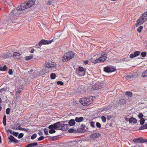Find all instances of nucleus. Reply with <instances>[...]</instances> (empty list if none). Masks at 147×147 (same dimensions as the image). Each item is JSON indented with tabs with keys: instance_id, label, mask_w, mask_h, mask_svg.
I'll return each instance as SVG.
<instances>
[{
	"instance_id": "16",
	"label": "nucleus",
	"mask_w": 147,
	"mask_h": 147,
	"mask_svg": "<svg viewBox=\"0 0 147 147\" xmlns=\"http://www.w3.org/2000/svg\"><path fill=\"white\" fill-rule=\"evenodd\" d=\"M8 139L11 140V142H14L15 143H18V141L16 140L11 135L10 136V137L8 138Z\"/></svg>"
},
{
	"instance_id": "45",
	"label": "nucleus",
	"mask_w": 147,
	"mask_h": 147,
	"mask_svg": "<svg viewBox=\"0 0 147 147\" xmlns=\"http://www.w3.org/2000/svg\"><path fill=\"white\" fill-rule=\"evenodd\" d=\"M12 134L15 136L17 137L18 134V132L13 131L12 132Z\"/></svg>"
},
{
	"instance_id": "20",
	"label": "nucleus",
	"mask_w": 147,
	"mask_h": 147,
	"mask_svg": "<svg viewBox=\"0 0 147 147\" xmlns=\"http://www.w3.org/2000/svg\"><path fill=\"white\" fill-rule=\"evenodd\" d=\"M34 74L32 75V78L34 79L37 76H41V75L40 73V72L38 71H35L34 73Z\"/></svg>"
},
{
	"instance_id": "58",
	"label": "nucleus",
	"mask_w": 147,
	"mask_h": 147,
	"mask_svg": "<svg viewBox=\"0 0 147 147\" xmlns=\"http://www.w3.org/2000/svg\"><path fill=\"white\" fill-rule=\"evenodd\" d=\"M38 134H39V136H40V135H43V132L42 131H40L38 133Z\"/></svg>"
},
{
	"instance_id": "38",
	"label": "nucleus",
	"mask_w": 147,
	"mask_h": 147,
	"mask_svg": "<svg viewBox=\"0 0 147 147\" xmlns=\"http://www.w3.org/2000/svg\"><path fill=\"white\" fill-rule=\"evenodd\" d=\"M141 55L143 57H144L146 55V52H142L141 53Z\"/></svg>"
},
{
	"instance_id": "3",
	"label": "nucleus",
	"mask_w": 147,
	"mask_h": 147,
	"mask_svg": "<svg viewBox=\"0 0 147 147\" xmlns=\"http://www.w3.org/2000/svg\"><path fill=\"white\" fill-rule=\"evenodd\" d=\"M80 102L84 106H88L91 104L92 102V98H83L80 99Z\"/></svg>"
},
{
	"instance_id": "18",
	"label": "nucleus",
	"mask_w": 147,
	"mask_h": 147,
	"mask_svg": "<svg viewBox=\"0 0 147 147\" xmlns=\"http://www.w3.org/2000/svg\"><path fill=\"white\" fill-rule=\"evenodd\" d=\"M69 126H72L74 125L76 123L75 119H71L70 120L69 122Z\"/></svg>"
},
{
	"instance_id": "9",
	"label": "nucleus",
	"mask_w": 147,
	"mask_h": 147,
	"mask_svg": "<svg viewBox=\"0 0 147 147\" xmlns=\"http://www.w3.org/2000/svg\"><path fill=\"white\" fill-rule=\"evenodd\" d=\"M101 136V134L98 133H94L90 136V138L92 140H95L97 138Z\"/></svg>"
},
{
	"instance_id": "39",
	"label": "nucleus",
	"mask_w": 147,
	"mask_h": 147,
	"mask_svg": "<svg viewBox=\"0 0 147 147\" xmlns=\"http://www.w3.org/2000/svg\"><path fill=\"white\" fill-rule=\"evenodd\" d=\"M81 128L83 129H84V130H85L86 131V130L85 129V128L86 127V125L83 124H82L81 125Z\"/></svg>"
},
{
	"instance_id": "13",
	"label": "nucleus",
	"mask_w": 147,
	"mask_h": 147,
	"mask_svg": "<svg viewBox=\"0 0 147 147\" xmlns=\"http://www.w3.org/2000/svg\"><path fill=\"white\" fill-rule=\"evenodd\" d=\"M140 52L138 51H137L134 52V54H131L130 55V57L133 58L136 57L140 55Z\"/></svg>"
},
{
	"instance_id": "23",
	"label": "nucleus",
	"mask_w": 147,
	"mask_h": 147,
	"mask_svg": "<svg viewBox=\"0 0 147 147\" xmlns=\"http://www.w3.org/2000/svg\"><path fill=\"white\" fill-rule=\"evenodd\" d=\"M147 129V124H145L141 126L139 128V130H142Z\"/></svg>"
},
{
	"instance_id": "62",
	"label": "nucleus",
	"mask_w": 147,
	"mask_h": 147,
	"mask_svg": "<svg viewBox=\"0 0 147 147\" xmlns=\"http://www.w3.org/2000/svg\"><path fill=\"white\" fill-rule=\"evenodd\" d=\"M7 131H9L10 134H12L13 131H12L11 130L8 129Z\"/></svg>"
},
{
	"instance_id": "51",
	"label": "nucleus",
	"mask_w": 147,
	"mask_h": 147,
	"mask_svg": "<svg viewBox=\"0 0 147 147\" xmlns=\"http://www.w3.org/2000/svg\"><path fill=\"white\" fill-rule=\"evenodd\" d=\"M44 137L43 136L40 137L38 139V140L40 141L44 139Z\"/></svg>"
},
{
	"instance_id": "33",
	"label": "nucleus",
	"mask_w": 147,
	"mask_h": 147,
	"mask_svg": "<svg viewBox=\"0 0 147 147\" xmlns=\"http://www.w3.org/2000/svg\"><path fill=\"white\" fill-rule=\"evenodd\" d=\"M90 126L92 128H94L95 127V125H94L95 122L93 121H92L90 122Z\"/></svg>"
},
{
	"instance_id": "28",
	"label": "nucleus",
	"mask_w": 147,
	"mask_h": 147,
	"mask_svg": "<svg viewBox=\"0 0 147 147\" xmlns=\"http://www.w3.org/2000/svg\"><path fill=\"white\" fill-rule=\"evenodd\" d=\"M142 76L143 77L147 76V70L142 73Z\"/></svg>"
},
{
	"instance_id": "19",
	"label": "nucleus",
	"mask_w": 147,
	"mask_h": 147,
	"mask_svg": "<svg viewBox=\"0 0 147 147\" xmlns=\"http://www.w3.org/2000/svg\"><path fill=\"white\" fill-rule=\"evenodd\" d=\"M137 121V119L133 117L130 118L129 120V121L130 123L133 122L134 123H136Z\"/></svg>"
},
{
	"instance_id": "29",
	"label": "nucleus",
	"mask_w": 147,
	"mask_h": 147,
	"mask_svg": "<svg viewBox=\"0 0 147 147\" xmlns=\"http://www.w3.org/2000/svg\"><path fill=\"white\" fill-rule=\"evenodd\" d=\"M100 62H102L101 61V60L99 58L96 59V60H95L93 63L94 64H95L96 63H99Z\"/></svg>"
},
{
	"instance_id": "15",
	"label": "nucleus",
	"mask_w": 147,
	"mask_h": 147,
	"mask_svg": "<svg viewBox=\"0 0 147 147\" xmlns=\"http://www.w3.org/2000/svg\"><path fill=\"white\" fill-rule=\"evenodd\" d=\"M107 54L105 53L103 55H102L100 57V58L102 62H104L107 58Z\"/></svg>"
},
{
	"instance_id": "61",
	"label": "nucleus",
	"mask_w": 147,
	"mask_h": 147,
	"mask_svg": "<svg viewBox=\"0 0 147 147\" xmlns=\"http://www.w3.org/2000/svg\"><path fill=\"white\" fill-rule=\"evenodd\" d=\"M3 120H6V116L5 115H4L3 116Z\"/></svg>"
},
{
	"instance_id": "64",
	"label": "nucleus",
	"mask_w": 147,
	"mask_h": 147,
	"mask_svg": "<svg viewBox=\"0 0 147 147\" xmlns=\"http://www.w3.org/2000/svg\"><path fill=\"white\" fill-rule=\"evenodd\" d=\"M25 147H31V144H29L27 145Z\"/></svg>"
},
{
	"instance_id": "12",
	"label": "nucleus",
	"mask_w": 147,
	"mask_h": 147,
	"mask_svg": "<svg viewBox=\"0 0 147 147\" xmlns=\"http://www.w3.org/2000/svg\"><path fill=\"white\" fill-rule=\"evenodd\" d=\"M144 140L142 137L136 138L133 140V141L134 142H136L137 143H143L142 140Z\"/></svg>"
},
{
	"instance_id": "57",
	"label": "nucleus",
	"mask_w": 147,
	"mask_h": 147,
	"mask_svg": "<svg viewBox=\"0 0 147 147\" xmlns=\"http://www.w3.org/2000/svg\"><path fill=\"white\" fill-rule=\"evenodd\" d=\"M6 120H3V123L4 126H5L6 124Z\"/></svg>"
},
{
	"instance_id": "60",
	"label": "nucleus",
	"mask_w": 147,
	"mask_h": 147,
	"mask_svg": "<svg viewBox=\"0 0 147 147\" xmlns=\"http://www.w3.org/2000/svg\"><path fill=\"white\" fill-rule=\"evenodd\" d=\"M34 51V49H32L30 51V53H33Z\"/></svg>"
},
{
	"instance_id": "49",
	"label": "nucleus",
	"mask_w": 147,
	"mask_h": 147,
	"mask_svg": "<svg viewBox=\"0 0 147 147\" xmlns=\"http://www.w3.org/2000/svg\"><path fill=\"white\" fill-rule=\"evenodd\" d=\"M8 73L10 75L13 74L12 70L11 69H10L9 70Z\"/></svg>"
},
{
	"instance_id": "56",
	"label": "nucleus",
	"mask_w": 147,
	"mask_h": 147,
	"mask_svg": "<svg viewBox=\"0 0 147 147\" xmlns=\"http://www.w3.org/2000/svg\"><path fill=\"white\" fill-rule=\"evenodd\" d=\"M52 3V0L51 1H48L47 4L49 5H51Z\"/></svg>"
},
{
	"instance_id": "11",
	"label": "nucleus",
	"mask_w": 147,
	"mask_h": 147,
	"mask_svg": "<svg viewBox=\"0 0 147 147\" xmlns=\"http://www.w3.org/2000/svg\"><path fill=\"white\" fill-rule=\"evenodd\" d=\"M61 127H59V129L63 131H65L68 129H69V125L68 124H64L62 125Z\"/></svg>"
},
{
	"instance_id": "27",
	"label": "nucleus",
	"mask_w": 147,
	"mask_h": 147,
	"mask_svg": "<svg viewBox=\"0 0 147 147\" xmlns=\"http://www.w3.org/2000/svg\"><path fill=\"white\" fill-rule=\"evenodd\" d=\"M33 57V55H31L28 56H26L25 60H29L32 59Z\"/></svg>"
},
{
	"instance_id": "54",
	"label": "nucleus",
	"mask_w": 147,
	"mask_h": 147,
	"mask_svg": "<svg viewBox=\"0 0 147 147\" xmlns=\"http://www.w3.org/2000/svg\"><path fill=\"white\" fill-rule=\"evenodd\" d=\"M21 125H20V124L19 123V125L18 127V129L20 130H23L22 129L23 128L20 127Z\"/></svg>"
},
{
	"instance_id": "14",
	"label": "nucleus",
	"mask_w": 147,
	"mask_h": 147,
	"mask_svg": "<svg viewBox=\"0 0 147 147\" xmlns=\"http://www.w3.org/2000/svg\"><path fill=\"white\" fill-rule=\"evenodd\" d=\"M21 55L19 53L17 52H14L13 53V57L15 59H18L20 58Z\"/></svg>"
},
{
	"instance_id": "30",
	"label": "nucleus",
	"mask_w": 147,
	"mask_h": 147,
	"mask_svg": "<svg viewBox=\"0 0 147 147\" xmlns=\"http://www.w3.org/2000/svg\"><path fill=\"white\" fill-rule=\"evenodd\" d=\"M126 101L124 99H121L119 101V103L120 105L125 104Z\"/></svg>"
},
{
	"instance_id": "1",
	"label": "nucleus",
	"mask_w": 147,
	"mask_h": 147,
	"mask_svg": "<svg viewBox=\"0 0 147 147\" xmlns=\"http://www.w3.org/2000/svg\"><path fill=\"white\" fill-rule=\"evenodd\" d=\"M65 123V121H62L58 122L53 124H51L48 127V128L50 130L49 132L50 134H52L56 132V130H59V127H62L63 125H64Z\"/></svg>"
},
{
	"instance_id": "2",
	"label": "nucleus",
	"mask_w": 147,
	"mask_h": 147,
	"mask_svg": "<svg viewBox=\"0 0 147 147\" xmlns=\"http://www.w3.org/2000/svg\"><path fill=\"white\" fill-rule=\"evenodd\" d=\"M74 57V53L72 51L65 53L62 59L63 62H65L72 59Z\"/></svg>"
},
{
	"instance_id": "52",
	"label": "nucleus",
	"mask_w": 147,
	"mask_h": 147,
	"mask_svg": "<svg viewBox=\"0 0 147 147\" xmlns=\"http://www.w3.org/2000/svg\"><path fill=\"white\" fill-rule=\"evenodd\" d=\"M22 10H23V9H21V6L20 7L19 6L17 9V11H21Z\"/></svg>"
},
{
	"instance_id": "37",
	"label": "nucleus",
	"mask_w": 147,
	"mask_h": 147,
	"mask_svg": "<svg viewBox=\"0 0 147 147\" xmlns=\"http://www.w3.org/2000/svg\"><path fill=\"white\" fill-rule=\"evenodd\" d=\"M101 119H102V122H103L105 123L106 122V118L105 117V116H102Z\"/></svg>"
},
{
	"instance_id": "22",
	"label": "nucleus",
	"mask_w": 147,
	"mask_h": 147,
	"mask_svg": "<svg viewBox=\"0 0 147 147\" xmlns=\"http://www.w3.org/2000/svg\"><path fill=\"white\" fill-rule=\"evenodd\" d=\"M46 66L47 67L50 68L54 67L55 65L54 64H53L51 62H50L47 63L46 64Z\"/></svg>"
},
{
	"instance_id": "55",
	"label": "nucleus",
	"mask_w": 147,
	"mask_h": 147,
	"mask_svg": "<svg viewBox=\"0 0 147 147\" xmlns=\"http://www.w3.org/2000/svg\"><path fill=\"white\" fill-rule=\"evenodd\" d=\"M132 78H133L132 77H131V76L129 75H127L126 77V79H131Z\"/></svg>"
},
{
	"instance_id": "5",
	"label": "nucleus",
	"mask_w": 147,
	"mask_h": 147,
	"mask_svg": "<svg viewBox=\"0 0 147 147\" xmlns=\"http://www.w3.org/2000/svg\"><path fill=\"white\" fill-rule=\"evenodd\" d=\"M53 40H47L44 39L42 40H40L38 43V45L36 44V46H39L41 47V46L42 45H46L49 44L51 43Z\"/></svg>"
},
{
	"instance_id": "43",
	"label": "nucleus",
	"mask_w": 147,
	"mask_h": 147,
	"mask_svg": "<svg viewBox=\"0 0 147 147\" xmlns=\"http://www.w3.org/2000/svg\"><path fill=\"white\" fill-rule=\"evenodd\" d=\"M75 131V130L73 128H71L68 130V131L70 133H73Z\"/></svg>"
},
{
	"instance_id": "40",
	"label": "nucleus",
	"mask_w": 147,
	"mask_h": 147,
	"mask_svg": "<svg viewBox=\"0 0 147 147\" xmlns=\"http://www.w3.org/2000/svg\"><path fill=\"white\" fill-rule=\"evenodd\" d=\"M44 131L46 135H47L49 134L48 130L46 128L44 129Z\"/></svg>"
},
{
	"instance_id": "8",
	"label": "nucleus",
	"mask_w": 147,
	"mask_h": 147,
	"mask_svg": "<svg viewBox=\"0 0 147 147\" xmlns=\"http://www.w3.org/2000/svg\"><path fill=\"white\" fill-rule=\"evenodd\" d=\"M116 69L113 67H105L104 68V71L107 73H111L116 71Z\"/></svg>"
},
{
	"instance_id": "34",
	"label": "nucleus",
	"mask_w": 147,
	"mask_h": 147,
	"mask_svg": "<svg viewBox=\"0 0 147 147\" xmlns=\"http://www.w3.org/2000/svg\"><path fill=\"white\" fill-rule=\"evenodd\" d=\"M31 147H34L37 146L38 145V144L37 142H33L30 143Z\"/></svg>"
},
{
	"instance_id": "53",
	"label": "nucleus",
	"mask_w": 147,
	"mask_h": 147,
	"mask_svg": "<svg viewBox=\"0 0 147 147\" xmlns=\"http://www.w3.org/2000/svg\"><path fill=\"white\" fill-rule=\"evenodd\" d=\"M6 89V88H2L0 90V92H2L3 91H5Z\"/></svg>"
},
{
	"instance_id": "25",
	"label": "nucleus",
	"mask_w": 147,
	"mask_h": 147,
	"mask_svg": "<svg viewBox=\"0 0 147 147\" xmlns=\"http://www.w3.org/2000/svg\"><path fill=\"white\" fill-rule=\"evenodd\" d=\"M7 70V67L6 65H4L3 67H0V71H6Z\"/></svg>"
},
{
	"instance_id": "32",
	"label": "nucleus",
	"mask_w": 147,
	"mask_h": 147,
	"mask_svg": "<svg viewBox=\"0 0 147 147\" xmlns=\"http://www.w3.org/2000/svg\"><path fill=\"white\" fill-rule=\"evenodd\" d=\"M145 120L144 118H142L140 120V124L141 125H143L144 123Z\"/></svg>"
},
{
	"instance_id": "26",
	"label": "nucleus",
	"mask_w": 147,
	"mask_h": 147,
	"mask_svg": "<svg viewBox=\"0 0 147 147\" xmlns=\"http://www.w3.org/2000/svg\"><path fill=\"white\" fill-rule=\"evenodd\" d=\"M77 131L79 133L84 132L86 131L85 130H84V129H82L81 127L78 128L77 129Z\"/></svg>"
},
{
	"instance_id": "31",
	"label": "nucleus",
	"mask_w": 147,
	"mask_h": 147,
	"mask_svg": "<svg viewBox=\"0 0 147 147\" xmlns=\"http://www.w3.org/2000/svg\"><path fill=\"white\" fill-rule=\"evenodd\" d=\"M56 77V74L54 73H51V78L52 79H54Z\"/></svg>"
},
{
	"instance_id": "35",
	"label": "nucleus",
	"mask_w": 147,
	"mask_h": 147,
	"mask_svg": "<svg viewBox=\"0 0 147 147\" xmlns=\"http://www.w3.org/2000/svg\"><path fill=\"white\" fill-rule=\"evenodd\" d=\"M37 136V134H33L31 137V138L32 140H33L36 138Z\"/></svg>"
},
{
	"instance_id": "63",
	"label": "nucleus",
	"mask_w": 147,
	"mask_h": 147,
	"mask_svg": "<svg viewBox=\"0 0 147 147\" xmlns=\"http://www.w3.org/2000/svg\"><path fill=\"white\" fill-rule=\"evenodd\" d=\"M111 116L110 115H109V116H107V119H108V120H109L111 119Z\"/></svg>"
},
{
	"instance_id": "50",
	"label": "nucleus",
	"mask_w": 147,
	"mask_h": 147,
	"mask_svg": "<svg viewBox=\"0 0 147 147\" xmlns=\"http://www.w3.org/2000/svg\"><path fill=\"white\" fill-rule=\"evenodd\" d=\"M22 129L23 130L25 131H26V132H27V133H29L30 132L29 129H26V128H24V129Z\"/></svg>"
},
{
	"instance_id": "42",
	"label": "nucleus",
	"mask_w": 147,
	"mask_h": 147,
	"mask_svg": "<svg viewBox=\"0 0 147 147\" xmlns=\"http://www.w3.org/2000/svg\"><path fill=\"white\" fill-rule=\"evenodd\" d=\"M57 84L58 85L62 86L63 85V83L62 81H59L57 82Z\"/></svg>"
},
{
	"instance_id": "59",
	"label": "nucleus",
	"mask_w": 147,
	"mask_h": 147,
	"mask_svg": "<svg viewBox=\"0 0 147 147\" xmlns=\"http://www.w3.org/2000/svg\"><path fill=\"white\" fill-rule=\"evenodd\" d=\"M84 64L85 65H86V64H88V60H86V61H84Z\"/></svg>"
},
{
	"instance_id": "44",
	"label": "nucleus",
	"mask_w": 147,
	"mask_h": 147,
	"mask_svg": "<svg viewBox=\"0 0 147 147\" xmlns=\"http://www.w3.org/2000/svg\"><path fill=\"white\" fill-rule=\"evenodd\" d=\"M10 112V109L9 108H7L6 110V113L7 114H9Z\"/></svg>"
},
{
	"instance_id": "21",
	"label": "nucleus",
	"mask_w": 147,
	"mask_h": 147,
	"mask_svg": "<svg viewBox=\"0 0 147 147\" xmlns=\"http://www.w3.org/2000/svg\"><path fill=\"white\" fill-rule=\"evenodd\" d=\"M140 17L142 18L141 19L146 21L147 20V11L144 13Z\"/></svg>"
},
{
	"instance_id": "10",
	"label": "nucleus",
	"mask_w": 147,
	"mask_h": 147,
	"mask_svg": "<svg viewBox=\"0 0 147 147\" xmlns=\"http://www.w3.org/2000/svg\"><path fill=\"white\" fill-rule=\"evenodd\" d=\"M142 18L140 17L138 20L137 21V23L136 24V27H138L140 25H141L142 24H143L144 22H145V21L144 20H142L141 19Z\"/></svg>"
},
{
	"instance_id": "17",
	"label": "nucleus",
	"mask_w": 147,
	"mask_h": 147,
	"mask_svg": "<svg viewBox=\"0 0 147 147\" xmlns=\"http://www.w3.org/2000/svg\"><path fill=\"white\" fill-rule=\"evenodd\" d=\"M84 120V118L82 117H76L75 120V121L77 122H80L83 121Z\"/></svg>"
},
{
	"instance_id": "47",
	"label": "nucleus",
	"mask_w": 147,
	"mask_h": 147,
	"mask_svg": "<svg viewBox=\"0 0 147 147\" xmlns=\"http://www.w3.org/2000/svg\"><path fill=\"white\" fill-rule=\"evenodd\" d=\"M138 116L139 118L141 119L143 118V115L142 113H141L138 115Z\"/></svg>"
},
{
	"instance_id": "24",
	"label": "nucleus",
	"mask_w": 147,
	"mask_h": 147,
	"mask_svg": "<svg viewBox=\"0 0 147 147\" xmlns=\"http://www.w3.org/2000/svg\"><path fill=\"white\" fill-rule=\"evenodd\" d=\"M125 94L128 97H131L132 96V93L130 92H125Z\"/></svg>"
},
{
	"instance_id": "46",
	"label": "nucleus",
	"mask_w": 147,
	"mask_h": 147,
	"mask_svg": "<svg viewBox=\"0 0 147 147\" xmlns=\"http://www.w3.org/2000/svg\"><path fill=\"white\" fill-rule=\"evenodd\" d=\"M96 127L98 128H100L101 127L100 124L99 123L97 122L96 124Z\"/></svg>"
},
{
	"instance_id": "41",
	"label": "nucleus",
	"mask_w": 147,
	"mask_h": 147,
	"mask_svg": "<svg viewBox=\"0 0 147 147\" xmlns=\"http://www.w3.org/2000/svg\"><path fill=\"white\" fill-rule=\"evenodd\" d=\"M24 136V134L22 133H21L19 134L18 136V138L20 139L22 138Z\"/></svg>"
},
{
	"instance_id": "4",
	"label": "nucleus",
	"mask_w": 147,
	"mask_h": 147,
	"mask_svg": "<svg viewBox=\"0 0 147 147\" xmlns=\"http://www.w3.org/2000/svg\"><path fill=\"white\" fill-rule=\"evenodd\" d=\"M35 2L33 1H28L26 3L24 2V3H22L21 5V7L22 9L23 10L32 7L34 4Z\"/></svg>"
},
{
	"instance_id": "7",
	"label": "nucleus",
	"mask_w": 147,
	"mask_h": 147,
	"mask_svg": "<svg viewBox=\"0 0 147 147\" xmlns=\"http://www.w3.org/2000/svg\"><path fill=\"white\" fill-rule=\"evenodd\" d=\"M86 69L82 67H79L77 71L78 72V74L81 76H84L86 74Z\"/></svg>"
},
{
	"instance_id": "48",
	"label": "nucleus",
	"mask_w": 147,
	"mask_h": 147,
	"mask_svg": "<svg viewBox=\"0 0 147 147\" xmlns=\"http://www.w3.org/2000/svg\"><path fill=\"white\" fill-rule=\"evenodd\" d=\"M17 93L18 92L19 94H20L22 91V90L20 88H18L17 89Z\"/></svg>"
},
{
	"instance_id": "36",
	"label": "nucleus",
	"mask_w": 147,
	"mask_h": 147,
	"mask_svg": "<svg viewBox=\"0 0 147 147\" xmlns=\"http://www.w3.org/2000/svg\"><path fill=\"white\" fill-rule=\"evenodd\" d=\"M143 28V26H141L140 27H139L138 29H137V31L139 32H140L142 30Z\"/></svg>"
},
{
	"instance_id": "6",
	"label": "nucleus",
	"mask_w": 147,
	"mask_h": 147,
	"mask_svg": "<svg viewBox=\"0 0 147 147\" xmlns=\"http://www.w3.org/2000/svg\"><path fill=\"white\" fill-rule=\"evenodd\" d=\"M103 84L100 82H98L92 86V88L94 90H97L101 88L103 86Z\"/></svg>"
}]
</instances>
